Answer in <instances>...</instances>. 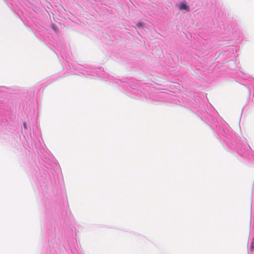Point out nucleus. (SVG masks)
<instances>
[{
  "mask_svg": "<svg viewBox=\"0 0 254 254\" xmlns=\"http://www.w3.org/2000/svg\"><path fill=\"white\" fill-rule=\"evenodd\" d=\"M180 9H185L187 11L189 10V7L186 5V2H182L179 6Z\"/></svg>",
  "mask_w": 254,
  "mask_h": 254,
  "instance_id": "nucleus-1",
  "label": "nucleus"
},
{
  "mask_svg": "<svg viewBox=\"0 0 254 254\" xmlns=\"http://www.w3.org/2000/svg\"><path fill=\"white\" fill-rule=\"evenodd\" d=\"M251 249H254V246H253V245H252Z\"/></svg>",
  "mask_w": 254,
  "mask_h": 254,
  "instance_id": "nucleus-2",
  "label": "nucleus"
}]
</instances>
